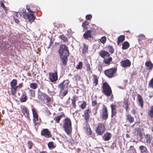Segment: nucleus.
<instances>
[{"label":"nucleus","mask_w":153,"mask_h":153,"mask_svg":"<svg viewBox=\"0 0 153 153\" xmlns=\"http://www.w3.org/2000/svg\"><path fill=\"white\" fill-rule=\"evenodd\" d=\"M99 77L98 76L94 74L92 75V80L93 81V84L94 86H96L98 83Z\"/></svg>","instance_id":"nucleus-23"},{"label":"nucleus","mask_w":153,"mask_h":153,"mask_svg":"<svg viewBox=\"0 0 153 153\" xmlns=\"http://www.w3.org/2000/svg\"><path fill=\"white\" fill-rule=\"evenodd\" d=\"M140 149L141 151L146 152L147 151V150L146 147L144 146H141L140 147Z\"/></svg>","instance_id":"nucleus-47"},{"label":"nucleus","mask_w":153,"mask_h":153,"mask_svg":"<svg viewBox=\"0 0 153 153\" xmlns=\"http://www.w3.org/2000/svg\"><path fill=\"white\" fill-rule=\"evenodd\" d=\"M106 41V38L105 36H103L100 39V41L102 44H104L105 43Z\"/></svg>","instance_id":"nucleus-43"},{"label":"nucleus","mask_w":153,"mask_h":153,"mask_svg":"<svg viewBox=\"0 0 153 153\" xmlns=\"http://www.w3.org/2000/svg\"><path fill=\"white\" fill-rule=\"evenodd\" d=\"M123 103L125 106L129 105L130 104L128 102V99H124V101L123 102Z\"/></svg>","instance_id":"nucleus-52"},{"label":"nucleus","mask_w":153,"mask_h":153,"mask_svg":"<svg viewBox=\"0 0 153 153\" xmlns=\"http://www.w3.org/2000/svg\"><path fill=\"white\" fill-rule=\"evenodd\" d=\"M91 113V110L89 109H85L84 111V114L82 116L84 117V119L85 120V122L87 125H88V121L90 117V113Z\"/></svg>","instance_id":"nucleus-9"},{"label":"nucleus","mask_w":153,"mask_h":153,"mask_svg":"<svg viewBox=\"0 0 153 153\" xmlns=\"http://www.w3.org/2000/svg\"><path fill=\"white\" fill-rule=\"evenodd\" d=\"M105 126L103 123L98 124L95 129L96 133L97 135H102L104 133L105 130Z\"/></svg>","instance_id":"nucleus-6"},{"label":"nucleus","mask_w":153,"mask_h":153,"mask_svg":"<svg viewBox=\"0 0 153 153\" xmlns=\"http://www.w3.org/2000/svg\"><path fill=\"white\" fill-rule=\"evenodd\" d=\"M92 30H87L83 34V36L85 39H88V38H91L92 37L91 34Z\"/></svg>","instance_id":"nucleus-17"},{"label":"nucleus","mask_w":153,"mask_h":153,"mask_svg":"<svg viewBox=\"0 0 153 153\" xmlns=\"http://www.w3.org/2000/svg\"><path fill=\"white\" fill-rule=\"evenodd\" d=\"M32 111L33 114V117L39 116L35 108H32Z\"/></svg>","instance_id":"nucleus-40"},{"label":"nucleus","mask_w":153,"mask_h":153,"mask_svg":"<svg viewBox=\"0 0 153 153\" xmlns=\"http://www.w3.org/2000/svg\"><path fill=\"white\" fill-rule=\"evenodd\" d=\"M137 74V70H134L132 72V73L131 75L132 76H136Z\"/></svg>","instance_id":"nucleus-59"},{"label":"nucleus","mask_w":153,"mask_h":153,"mask_svg":"<svg viewBox=\"0 0 153 153\" xmlns=\"http://www.w3.org/2000/svg\"><path fill=\"white\" fill-rule=\"evenodd\" d=\"M49 79L50 81L53 82H56L58 79L57 72L55 71L54 72H49L48 73Z\"/></svg>","instance_id":"nucleus-8"},{"label":"nucleus","mask_w":153,"mask_h":153,"mask_svg":"<svg viewBox=\"0 0 153 153\" xmlns=\"http://www.w3.org/2000/svg\"><path fill=\"white\" fill-rule=\"evenodd\" d=\"M97 104V102L96 100L92 101V105L93 106H94Z\"/></svg>","instance_id":"nucleus-60"},{"label":"nucleus","mask_w":153,"mask_h":153,"mask_svg":"<svg viewBox=\"0 0 153 153\" xmlns=\"http://www.w3.org/2000/svg\"><path fill=\"white\" fill-rule=\"evenodd\" d=\"M129 47V44L127 41L124 42L122 44V49L126 50L128 49Z\"/></svg>","instance_id":"nucleus-31"},{"label":"nucleus","mask_w":153,"mask_h":153,"mask_svg":"<svg viewBox=\"0 0 153 153\" xmlns=\"http://www.w3.org/2000/svg\"><path fill=\"white\" fill-rule=\"evenodd\" d=\"M49 148H51L54 147L53 143L52 142H50L48 144Z\"/></svg>","instance_id":"nucleus-51"},{"label":"nucleus","mask_w":153,"mask_h":153,"mask_svg":"<svg viewBox=\"0 0 153 153\" xmlns=\"http://www.w3.org/2000/svg\"><path fill=\"white\" fill-rule=\"evenodd\" d=\"M60 59L62 65L66 66L68 61V57L70 55V53L68 47L65 45L61 44L58 50Z\"/></svg>","instance_id":"nucleus-1"},{"label":"nucleus","mask_w":153,"mask_h":153,"mask_svg":"<svg viewBox=\"0 0 153 153\" xmlns=\"http://www.w3.org/2000/svg\"><path fill=\"white\" fill-rule=\"evenodd\" d=\"M125 39V36L124 35H120L118 37L117 41V45H119L120 44L123 42Z\"/></svg>","instance_id":"nucleus-29"},{"label":"nucleus","mask_w":153,"mask_h":153,"mask_svg":"<svg viewBox=\"0 0 153 153\" xmlns=\"http://www.w3.org/2000/svg\"><path fill=\"white\" fill-rule=\"evenodd\" d=\"M19 16V14L18 12H15L14 13L13 16L14 18H16V17H18Z\"/></svg>","instance_id":"nucleus-58"},{"label":"nucleus","mask_w":153,"mask_h":153,"mask_svg":"<svg viewBox=\"0 0 153 153\" xmlns=\"http://www.w3.org/2000/svg\"><path fill=\"white\" fill-rule=\"evenodd\" d=\"M108 48L109 50V52L111 53H113L114 52V49L113 47L111 46H109L108 47Z\"/></svg>","instance_id":"nucleus-44"},{"label":"nucleus","mask_w":153,"mask_h":153,"mask_svg":"<svg viewBox=\"0 0 153 153\" xmlns=\"http://www.w3.org/2000/svg\"><path fill=\"white\" fill-rule=\"evenodd\" d=\"M27 96L26 92H23L20 99V102H25L27 101Z\"/></svg>","instance_id":"nucleus-25"},{"label":"nucleus","mask_w":153,"mask_h":153,"mask_svg":"<svg viewBox=\"0 0 153 153\" xmlns=\"http://www.w3.org/2000/svg\"><path fill=\"white\" fill-rule=\"evenodd\" d=\"M29 92L31 97H34L35 96V91L32 89H30Z\"/></svg>","instance_id":"nucleus-42"},{"label":"nucleus","mask_w":153,"mask_h":153,"mask_svg":"<svg viewBox=\"0 0 153 153\" xmlns=\"http://www.w3.org/2000/svg\"><path fill=\"white\" fill-rule=\"evenodd\" d=\"M134 135L137 136V138H140L141 140L143 138V134L140 129L136 128L134 130Z\"/></svg>","instance_id":"nucleus-14"},{"label":"nucleus","mask_w":153,"mask_h":153,"mask_svg":"<svg viewBox=\"0 0 153 153\" xmlns=\"http://www.w3.org/2000/svg\"><path fill=\"white\" fill-rule=\"evenodd\" d=\"M126 120L130 123H133L134 121V118L130 114H128L126 115Z\"/></svg>","instance_id":"nucleus-21"},{"label":"nucleus","mask_w":153,"mask_h":153,"mask_svg":"<svg viewBox=\"0 0 153 153\" xmlns=\"http://www.w3.org/2000/svg\"><path fill=\"white\" fill-rule=\"evenodd\" d=\"M137 96V100H138V104L141 108H143V101L142 97L139 94H138Z\"/></svg>","instance_id":"nucleus-19"},{"label":"nucleus","mask_w":153,"mask_h":153,"mask_svg":"<svg viewBox=\"0 0 153 153\" xmlns=\"http://www.w3.org/2000/svg\"><path fill=\"white\" fill-rule=\"evenodd\" d=\"M19 89L18 88L17 86H16L15 87H12L11 88V94L12 95H14L16 93V91L17 90H19Z\"/></svg>","instance_id":"nucleus-30"},{"label":"nucleus","mask_w":153,"mask_h":153,"mask_svg":"<svg viewBox=\"0 0 153 153\" xmlns=\"http://www.w3.org/2000/svg\"><path fill=\"white\" fill-rule=\"evenodd\" d=\"M139 39L141 40V39H145V37L144 35L141 34V35H139Z\"/></svg>","instance_id":"nucleus-57"},{"label":"nucleus","mask_w":153,"mask_h":153,"mask_svg":"<svg viewBox=\"0 0 153 153\" xmlns=\"http://www.w3.org/2000/svg\"><path fill=\"white\" fill-rule=\"evenodd\" d=\"M63 123L64 131L67 135L71 136L72 131V122L71 119L68 117H65L63 119Z\"/></svg>","instance_id":"nucleus-2"},{"label":"nucleus","mask_w":153,"mask_h":153,"mask_svg":"<svg viewBox=\"0 0 153 153\" xmlns=\"http://www.w3.org/2000/svg\"><path fill=\"white\" fill-rule=\"evenodd\" d=\"M112 135L110 133L107 132L105 133L102 137V139L105 141H107L111 138Z\"/></svg>","instance_id":"nucleus-18"},{"label":"nucleus","mask_w":153,"mask_h":153,"mask_svg":"<svg viewBox=\"0 0 153 153\" xmlns=\"http://www.w3.org/2000/svg\"><path fill=\"white\" fill-rule=\"evenodd\" d=\"M41 134L46 138H51L52 136L51 131L47 128H44L42 130Z\"/></svg>","instance_id":"nucleus-10"},{"label":"nucleus","mask_w":153,"mask_h":153,"mask_svg":"<svg viewBox=\"0 0 153 153\" xmlns=\"http://www.w3.org/2000/svg\"><path fill=\"white\" fill-rule=\"evenodd\" d=\"M89 23L87 21H85L82 24V26L84 29L87 30L88 29L87 26L88 25Z\"/></svg>","instance_id":"nucleus-38"},{"label":"nucleus","mask_w":153,"mask_h":153,"mask_svg":"<svg viewBox=\"0 0 153 153\" xmlns=\"http://www.w3.org/2000/svg\"><path fill=\"white\" fill-rule=\"evenodd\" d=\"M102 92L107 97H109L112 94V91L109 84L107 82L103 83Z\"/></svg>","instance_id":"nucleus-4"},{"label":"nucleus","mask_w":153,"mask_h":153,"mask_svg":"<svg viewBox=\"0 0 153 153\" xmlns=\"http://www.w3.org/2000/svg\"><path fill=\"white\" fill-rule=\"evenodd\" d=\"M83 66V63L82 62H79L78 64L77 65L76 68L77 69H81Z\"/></svg>","instance_id":"nucleus-39"},{"label":"nucleus","mask_w":153,"mask_h":153,"mask_svg":"<svg viewBox=\"0 0 153 153\" xmlns=\"http://www.w3.org/2000/svg\"><path fill=\"white\" fill-rule=\"evenodd\" d=\"M86 70L87 71H90L91 73H92V71L91 70L90 64L88 63L86 64Z\"/></svg>","instance_id":"nucleus-48"},{"label":"nucleus","mask_w":153,"mask_h":153,"mask_svg":"<svg viewBox=\"0 0 153 153\" xmlns=\"http://www.w3.org/2000/svg\"><path fill=\"white\" fill-rule=\"evenodd\" d=\"M148 115L151 118H153V105L152 106L148 111Z\"/></svg>","instance_id":"nucleus-32"},{"label":"nucleus","mask_w":153,"mask_h":153,"mask_svg":"<svg viewBox=\"0 0 153 153\" xmlns=\"http://www.w3.org/2000/svg\"><path fill=\"white\" fill-rule=\"evenodd\" d=\"M30 88L34 90L36 89L38 87V85L36 83L32 82L30 84Z\"/></svg>","instance_id":"nucleus-34"},{"label":"nucleus","mask_w":153,"mask_h":153,"mask_svg":"<svg viewBox=\"0 0 153 153\" xmlns=\"http://www.w3.org/2000/svg\"><path fill=\"white\" fill-rule=\"evenodd\" d=\"M99 55L103 59V62L107 65L110 64V62L112 60V57L110 56L109 53L104 50H102L99 53Z\"/></svg>","instance_id":"nucleus-3"},{"label":"nucleus","mask_w":153,"mask_h":153,"mask_svg":"<svg viewBox=\"0 0 153 153\" xmlns=\"http://www.w3.org/2000/svg\"><path fill=\"white\" fill-rule=\"evenodd\" d=\"M26 10L25 9L21 8L20 10V15L22 17L25 18L27 16Z\"/></svg>","instance_id":"nucleus-28"},{"label":"nucleus","mask_w":153,"mask_h":153,"mask_svg":"<svg viewBox=\"0 0 153 153\" xmlns=\"http://www.w3.org/2000/svg\"><path fill=\"white\" fill-rule=\"evenodd\" d=\"M152 40L151 39H149L146 40L145 42L146 45H148L149 44L152 43Z\"/></svg>","instance_id":"nucleus-56"},{"label":"nucleus","mask_w":153,"mask_h":153,"mask_svg":"<svg viewBox=\"0 0 153 153\" xmlns=\"http://www.w3.org/2000/svg\"><path fill=\"white\" fill-rule=\"evenodd\" d=\"M117 113L116 110H111V117L113 118L114 116H115Z\"/></svg>","instance_id":"nucleus-53"},{"label":"nucleus","mask_w":153,"mask_h":153,"mask_svg":"<svg viewBox=\"0 0 153 153\" xmlns=\"http://www.w3.org/2000/svg\"><path fill=\"white\" fill-rule=\"evenodd\" d=\"M86 126L87 127V128H86V133L88 135H90L91 134L92 132L89 124H88V125L86 124Z\"/></svg>","instance_id":"nucleus-36"},{"label":"nucleus","mask_w":153,"mask_h":153,"mask_svg":"<svg viewBox=\"0 0 153 153\" xmlns=\"http://www.w3.org/2000/svg\"><path fill=\"white\" fill-rule=\"evenodd\" d=\"M149 87L153 89V78L149 82Z\"/></svg>","instance_id":"nucleus-46"},{"label":"nucleus","mask_w":153,"mask_h":153,"mask_svg":"<svg viewBox=\"0 0 153 153\" xmlns=\"http://www.w3.org/2000/svg\"><path fill=\"white\" fill-rule=\"evenodd\" d=\"M78 97L76 95H74L73 96L72 99H71V104L74 108H76V101L78 100Z\"/></svg>","instance_id":"nucleus-24"},{"label":"nucleus","mask_w":153,"mask_h":153,"mask_svg":"<svg viewBox=\"0 0 153 153\" xmlns=\"http://www.w3.org/2000/svg\"><path fill=\"white\" fill-rule=\"evenodd\" d=\"M68 93V91L67 90H65L63 92H62V95L63 96H65Z\"/></svg>","instance_id":"nucleus-63"},{"label":"nucleus","mask_w":153,"mask_h":153,"mask_svg":"<svg viewBox=\"0 0 153 153\" xmlns=\"http://www.w3.org/2000/svg\"><path fill=\"white\" fill-rule=\"evenodd\" d=\"M21 111L23 114L27 117H29V110L26 107L23 105L21 107Z\"/></svg>","instance_id":"nucleus-16"},{"label":"nucleus","mask_w":153,"mask_h":153,"mask_svg":"<svg viewBox=\"0 0 153 153\" xmlns=\"http://www.w3.org/2000/svg\"><path fill=\"white\" fill-rule=\"evenodd\" d=\"M61 114L57 116H55L53 118V120L55 121L56 123H59L60 121L62 118L65 117V114L63 112L61 113Z\"/></svg>","instance_id":"nucleus-15"},{"label":"nucleus","mask_w":153,"mask_h":153,"mask_svg":"<svg viewBox=\"0 0 153 153\" xmlns=\"http://www.w3.org/2000/svg\"><path fill=\"white\" fill-rule=\"evenodd\" d=\"M0 4L1 7H2L5 11H7V9L3 3L1 1H0Z\"/></svg>","instance_id":"nucleus-49"},{"label":"nucleus","mask_w":153,"mask_h":153,"mask_svg":"<svg viewBox=\"0 0 153 153\" xmlns=\"http://www.w3.org/2000/svg\"><path fill=\"white\" fill-rule=\"evenodd\" d=\"M51 100V98L48 95L46 94V96H45V100H46V102H45L44 103H45L46 105L49 107L50 106V104L48 103Z\"/></svg>","instance_id":"nucleus-33"},{"label":"nucleus","mask_w":153,"mask_h":153,"mask_svg":"<svg viewBox=\"0 0 153 153\" xmlns=\"http://www.w3.org/2000/svg\"><path fill=\"white\" fill-rule=\"evenodd\" d=\"M145 65L148 70H152L153 68V64L150 61H148L145 63Z\"/></svg>","instance_id":"nucleus-26"},{"label":"nucleus","mask_w":153,"mask_h":153,"mask_svg":"<svg viewBox=\"0 0 153 153\" xmlns=\"http://www.w3.org/2000/svg\"><path fill=\"white\" fill-rule=\"evenodd\" d=\"M117 68H112L105 70L104 71L105 74L109 78H112L115 76L116 74Z\"/></svg>","instance_id":"nucleus-5"},{"label":"nucleus","mask_w":153,"mask_h":153,"mask_svg":"<svg viewBox=\"0 0 153 153\" xmlns=\"http://www.w3.org/2000/svg\"><path fill=\"white\" fill-rule=\"evenodd\" d=\"M45 112L47 115L48 116H50L51 115V113L50 111L48 109H47L45 111Z\"/></svg>","instance_id":"nucleus-61"},{"label":"nucleus","mask_w":153,"mask_h":153,"mask_svg":"<svg viewBox=\"0 0 153 153\" xmlns=\"http://www.w3.org/2000/svg\"><path fill=\"white\" fill-rule=\"evenodd\" d=\"M92 18V16L91 14L87 15L86 16V20H90Z\"/></svg>","instance_id":"nucleus-55"},{"label":"nucleus","mask_w":153,"mask_h":153,"mask_svg":"<svg viewBox=\"0 0 153 153\" xmlns=\"http://www.w3.org/2000/svg\"><path fill=\"white\" fill-rule=\"evenodd\" d=\"M10 85L11 88L15 87L17 84V81L16 79H13L10 82Z\"/></svg>","instance_id":"nucleus-37"},{"label":"nucleus","mask_w":153,"mask_h":153,"mask_svg":"<svg viewBox=\"0 0 153 153\" xmlns=\"http://www.w3.org/2000/svg\"><path fill=\"white\" fill-rule=\"evenodd\" d=\"M86 102L85 101H83L80 105L81 108L83 109H85L86 107Z\"/></svg>","instance_id":"nucleus-50"},{"label":"nucleus","mask_w":153,"mask_h":153,"mask_svg":"<svg viewBox=\"0 0 153 153\" xmlns=\"http://www.w3.org/2000/svg\"><path fill=\"white\" fill-rule=\"evenodd\" d=\"M111 110H116V105L115 104H112L111 105Z\"/></svg>","instance_id":"nucleus-54"},{"label":"nucleus","mask_w":153,"mask_h":153,"mask_svg":"<svg viewBox=\"0 0 153 153\" xmlns=\"http://www.w3.org/2000/svg\"><path fill=\"white\" fill-rule=\"evenodd\" d=\"M69 142L71 145L74 144V141L72 138L69 140Z\"/></svg>","instance_id":"nucleus-62"},{"label":"nucleus","mask_w":153,"mask_h":153,"mask_svg":"<svg viewBox=\"0 0 153 153\" xmlns=\"http://www.w3.org/2000/svg\"><path fill=\"white\" fill-rule=\"evenodd\" d=\"M120 65L123 68L129 67L131 65V61L128 59L122 60L120 62Z\"/></svg>","instance_id":"nucleus-12"},{"label":"nucleus","mask_w":153,"mask_h":153,"mask_svg":"<svg viewBox=\"0 0 153 153\" xmlns=\"http://www.w3.org/2000/svg\"><path fill=\"white\" fill-rule=\"evenodd\" d=\"M145 138L146 139V142L149 143L151 142L152 139L150 135L149 134H146L145 136Z\"/></svg>","instance_id":"nucleus-35"},{"label":"nucleus","mask_w":153,"mask_h":153,"mask_svg":"<svg viewBox=\"0 0 153 153\" xmlns=\"http://www.w3.org/2000/svg\"><path fill=\"white\" fill-rule=\"evenodd\" d=\"M33 122L35 126L39 125L41 122V119L39 118V116L33 117Z\"/></svg>","instance_id":"nucleus-20"},{"label":"nucleus","mask_w":153,"mask_h":153,"mask_svg":"<svg viewBox=\"0 0 153 153\" xmlns=\"http://www.w3.org/2000/svg\"><path fill=\"white\" fill-rule=\"evenodd\" d=\"M88 52V46L85 43H83L82 48V53L83 54H85Z\"/></svg>","instance_id":"nucleus-27"},{"label":"nucleus","mask_w":153,"mask_h":153,"mask_svg":"<svg viewBox=\"0 0 153 153\" xmlns=\"http://www.w3.org/2000/svg\"><path fill=\"white\" fill-rule=\"evenodd\" d=\"M27 147H28V148L30 149H32L33 146V143L32 141H29L27 142Z\"/></svg>","instance_id":"nucleus-45"},{"label":"nucleus","mask_w":153,"mask_h":153,"mask_svg":"<svg viewBox=\"0 0 153 153\" xmlns=\"http://www.w3.org/2000/svg\"><path fill=\"white\" fill-rule=\"evenodd\" d=\"M132 114L134 115H135L136 113V111L134 109H132L131 111Z\"/></svg>","instance_id":"nucleus-64"},{"label":"nucleus","mask_w":153,"mask_h":153,"mask_svg":"<svg viewBox=\"0 0 153 153\" xmlns=\"http://www.w3.org/2000/svg\"><path fill=\"white\" fill-rule=\"evenodd\" d=\"M69 84V81L68 80H65L61 82L58 85V88L62 91L66 87H67Z\"/></svg>","instance_id":"nucleus-11"},{"label":"nucleus","mask_w":153,"mask_h":153,"mask_svg":"<svg viewBox=\"0 0 153 153\" xmlns=\"http://www.w3.org/2000/svg\"><path fill=\"white\" fill-rule=\"evenodd\" d=\"M46 94L42 93L39 90L38 91V99L41 102L45 103V98Z\"/></svg>","instance_id":"nucleus-13"},{"label":"nucleus","mask_w":153,"mask_h":153,"mask_svg":"<svg viewBox=\"0 0 153 153\" xmlns=\"http://www.w3.org/2000/svg\"><path fill=\"white\" fill-rule=\"evenodd\" d=\"M33 13H27V16L29 21L32 22H33L36 16L33 14Z\"/></svg>","instance_id":"nucleus-22"},{"label":"nucleus","mask_w":153,"mask_h":153,"mask_svg":"<svg viewBox=\"0 0 153 153\" xmlns=\"http://www.w3.org/2000/svg\"><path fill=\"white\" fill-rule=\"evenodd\" d=\"M102 119L103 120H107L108 117V112L107 107L104 105L100 112Z\"/></svg>","instance_id":"nucleus-7"},{"label":"nucleus","mask_w":153,"mask_h":153,"mask_svg":"<svg viewBox=\"0 0 153 153\" xmlns=\"http://www.w3.org/2000/svg\"><path fill=\"white\" fill-rule=\"evenodd\" d=\"M59 38L62 39L64 42H66L68 41L67 38L64 35H60L59 36Z\"/></svg>","instance_id":"nucleus-41"}]
</instances>
